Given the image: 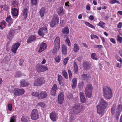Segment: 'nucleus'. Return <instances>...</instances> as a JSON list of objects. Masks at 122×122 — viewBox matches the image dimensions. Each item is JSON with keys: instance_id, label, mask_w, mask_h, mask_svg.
<instances>
[{"instance_id": "obj_32", "label": "nucleus", "mask_w": 122, "mask_h": 122, "mask_svg": "<svg viewBox=\"0 0 122 122\" xmlns=\"http://www.w3.org/2000/svg\"><path fill=\"white\" fill-rule=\"evenodd\" d=\"M57 12L60 15H62L63 14V11L62 8L60 7L57 9Z\"/></svg>"}, {"instance_id": "obj_16", "label": "nucleus", "mask_w": 122, "mask_h": 122, "mask_svg": "<svg viewBox=\"0 0 122 122\" xmlns=\"http://www.w3.org/2000/svg\"><path fill=\"white\" fill-rule=\"evenodd\" d=\"M64 96L62 92L60 93L58 97V103L61 104L63 102L64 99Z\"/></svg>"}, {"instance_id": "obj_14", "label": "nucleus", "mask_w": 122, "mask_h": 122, "mask_svg": "<svg viewBox=\"0 0 122 122\" xmlns=\"http://www.w3.org/2000/svg\"><path fill=\"white\" fill-rule=\"evenodd\" d=\"M47 31V29L45 27L41 28L38 31V34L40 36H43L45 35Z\"/></svg>"}, {"instance_id": "obj_8", "label": "nucleus", "mask_w": 122, "mask_h": 122, "mask_svg": "<svg viewBox=\"0 0 122 122\" xmlns=\"http://www.w3.org/2000/svg\"><path fill=\"white\" fill-rule=\"evenodd\" d=\"M59 17L58 16L56 15L53 16L52 20L50 23V25L51 27H54L59 22Z\"/></svg>"}, {"instance_id": "obj_48", "label": "nucleus", "mask_w": 122, "mask_h": 122, "mask_svg": "<svg viewBox=\"0 0 122 122\" xmlns=\"http://www.w3.org/2000/svg\"><path fill=\"white\" fill-rule=\"evenodd\" d=\"M19 3L17 1H13L12 3V5L14 7H16L18 6Z\"/></svg>"}, {"instance_id": "obj_33", "label": "nucleus", "mask_w": 122, "mask_h": 122, "mask_svg": "<svg viewBox=\"0 0 122 122\" xmlns=\"http://www.w3.org/2000/svg\"><path fill=\"white\" fill-rule=\"evenodd\" d=\"M73 51L75 52H77L79 50V48L76 44L73 45Z\"/></svg>"}, {"instance_id": "obj_18", "label": "nucleus", "mask_w": 122, "mask_h": 122, "mask_svg": "<svg viewBox=\"0 0 122 122\" xmlns=\"http://www.w3.org/2000/svg\"><path fill=\"white\" fill-rule=\"evenodd\" d=\"M47 46V45L45 43H43L41 44L39 49L38 50V52H41L46 49Z\"/></svg>"}, {"instance_id": "obj_25", "label": "nucleus", "mask_w": 122, "mask_h": 122, "mask_svg": "<svg viewBox=\"0 0 122 122\" xmlns=\"http://www.w3.org/2000/svg\"><path fill=\"white\" fill-rule=\"evenodd\" d=\"M29 117L26 115H23L22 117L21 121L22 122H28Z\"/></svg>"}, {"instance_id": "obj_3", "label": "nucleus", "mask_w": 122, "mask_h": 122, "mask_svg": "<svg viewBox=\"0 0 122 122\" xmlns=\"http://www.w3.org/2000/svg\"><path fill=\"white\" fill-rule=\"evenodd\" d=\"M111 110L112 114L116 116L117 118L118 119L121 112L122 111V104L119 105L117 107L116 104H114L112 105Z\"/></svg>"}, {"instance_id": "obj_57", "label": "nucleus", "mask_w": 122, "mask_h": 122, "mask_svg": "<svg viewBox=\"0 0 122 122\" xmlns=\"http://www.w3.org/2000/svg\"><path fill=\"white\" fill-rule=\"evenodd\" d=\"M55 60L57 62H59L60 61V59L59 56H55Z\"/></svg>"}, {"instance_id": "obj_63", "label": "nucleus", "mask_w": 122, "mask_h": 122, "mask_svg": "<svg viewBox=\"0 0 122 122\" xmlns=\"http://www.w3.org/2000/svg\"><path fill=\"white\" fill-rule=\"evenodd\" d=\"M109 2L112 4H115L116 3V0H111Z\"/></svg>"}, {"instance_id": "obj_23", "label": "nucleus", "mask_w": 122, "mask_h": 122, "mask_svg": "<svg viewBox=\"0 0 122 122\" xmlns=\"http://www.w3.org/2000/svg\"><path fill=\"white\" fill-rule=\"evenodd\" d=\"M57 88V86L56 84H54L51 89V93L52 95L55 96L56 93V91Z\"/></svg>"}, {"instance_id": "obj_47", "label": "nucleus", "mask_w": 122, "mask_h": 122, "mask_svg": "<svg viewBox=\"0 0 122 122\" xmlns=\"http://www.w3.org/2000/svg\"><path fill=\"white\" fill-rule=\"evenodd\" d=\"M22 75L21 72L20 71H18L15 74V77H20Z\"/></svg>"}, {"instance_id": "obj_22", "label": "nucleus", "mask_w": 122, "mask_h": 122, "mask_svg": "<svg viewBox=\"0 0 122 122\" xmlns=\"http://www.w3.org/2000/svg\"><path fill=\"white\" fill-rule=\"evenodd\" d=\"M15 31L14 30H10L9 33L7 38L10 40H11L15 35Z\"/></svg>"}, {"instance_id": "obj_20", "label": "nucleus", "mask_w": 122, "mask_h": 122, "mask_svg": "<svg viewBox=\"0 0 122 122\" xmlns=\"http://www.w3.org/2000/svg\"><path fill=\"white\" fill-rule=\"evenodd\" d=\"M83 67L85 70L90 69L91 66V65L88 62H84L83 64Z\"/></svg>"}, {"instance_id": "obj_7", "label": "nucleus", "mask_w": 122, "mask_h": 122, "mask_svg": "<svg viewBox=\"0 0 122 122\" xmlns=\"http://www.w3.org/2000/svg\"><path fill=\"white\" fill-rule=\"evenodd\" d=\"M12 92L14 95L16 96H19L23 94L25 92V90L23 89H20L18 88H14L12 90Z\"/></svg>"}, {"instance_id": "obj_50", "label": "nucleus", "mask_w": 122, "mask_h": 122, "mask_svg": "<svg viewBox=\"0 0 122 122\" xmlns=\"http://www.w3.org/2000/svg\"><path fill=\"white\" fill-rule=\"evenodd\" d=\"M38 106H40L42 107H46V106L45 104L42 102H40L37 104Z\"/></svg>"}, {"instance_id": "obj_37", "label": "nucleus", "mask_w": 122, "mask_h": 122, "mask_svg": "<svg viewBox=\"0 0 122 122\" xmlns=\"http://www.w3.org/2000/svg\"><path fill=\"white\" fill-rule=\"evenodd\" d=\"M97 25L102 28H104L105 27V23L102 21H100Z\"/></svg>"}, {"instance_id": "obj_36", "label": "nucleus", "mask_w": 122, "mask_h": 122, "mask_svg": "<svg viewBox=\"0 0 122 122\" xmlns=\"http://www.w3.org/2000/svg\"><path fill=\"white\" fill-rule=\"evenodd\" d=\"M58 80L59 84L61 85H63L62 82V78L61 75H58Z\"/></svg>"}, {"instance_id": "obj_41", "label": "nucleus", "mask_w": 122, "mask_h": 122, "mask_svg": "<svg viewBox=\"0 0 122 122\" xmlns=\"http://www.w3.org/2000/svg\"><path fill=\"white\" fill-rule=\"evenodd\" d=\"M1 9L5 10H7L9 9L8 6L6 5H3L1 6Z\"/></svg>"}, {"instance_id": "obj_28", "label": "nucleus", "mask_w": 122, "mask_h": 122, "mask_svg": "<svg viewBox=\"0 0 122 122\" xmlns=\"http://www.w3.org/2000/svg\"><path fill=\"white\" fill-rule=\"evenodd\" d=\"M27 9L25 8L24 10H23L21 15L24 17L25 19L27 17Z\"/></svg>"}, {"instance_id": "obj_9", "label": "nucleus", "mask_w": 122, "mask_h": 122, "mask_svg": "<svg viewBox=\"0 0 122 122\" xmlns=\"http://www.w3.org/2000/svg\"><path fill=\"white\" fill-rule=\"evenodd\" d=\"M48 68L46 66L40 64H38L36 66V70L37 72H41L46 71L48 70Z\"/></svg>"}, {"instance_id": "obj_6", "label": "nucleus", "mask_w": 122, "mask_h": 122, "mask_svg": "<svg viewBox=\"0 0 122 122\" xmlns=\"http://www.w3.org/2000/svg\"><path fill=\"white\" fill-rule=\"evenodd\" d=\"M39 116L38 110L36 109L32 110L30 115L31 119L33 120H36L38 119Z\"/></svg>"}, {"instance_id": "obj_51", "label": "nucleus", "mask_w": 122, "mask_h": 122, "mask_svg": "<svg viewBox=\"0 0 122 122\" xmlns=\"http://www.w3.org/2000/svg\"><path fill=\"white\" fill-rule=\"evenodd\" d=\"M84 84L82 82H80L78 84V87L80 89L82 88L83 87Z\"/></svg>"}, {"instance_id": "obj_13", "label": "nucleus", "mask_w": 122, "mask_h": 122, "mask_svg": "<svg viewBox=\"0 0 122 122\" xmlns=\"http://www.w3.org/2000/svg\"><path fill=\"white\" fill-rule=\"evenodd\" d=\"M50 117L52 121L55 122L58 118V115L57 113L53 112L50 114Z\"/></svg>"}, {"instance_id": "obj_26", "label": "nucleus", "mask_w": 122, "mask_h": 122, "mask_svg": "<svg viewBox=\"0 0 122 122\" xmlns=\"http://www.w3.org/2000/svg\"><path fill=\"white\" fill-rule=\"evenodd\" d=\"M47 94L45 91H43L39 93V98L40 97L41 99H44L47 97Z\"/></svg>"}, {"instance_id": "obj_21", "label": "nucleus", "mask_w": 122, "mask_h": 122, "mask_svg": "<svg viewBox=\"0 0 122 122\" xmlns=\"http://www.w3.org/2000/svg\"><path fill=\"white\" fill-rule=\"evenodd\" d=\"M11 12L12 15L14 16H18L19 11L18 10L15 8H12Z\"/></svg>"}, {"instance_id": "obj_61", "label": "nucleus", "mask_w": 122, "mask_h": 122, "mask_svg": "<svg viewBox=\"0 0 122 122\" xmlns=\"http://www.w3.org/2000/svg\"><path fill=\"white\" fill-rule=\"evenodd\" d=\"M0 24L5 27L6 25V22L4 20H3L1 22Z\"/></svg>"}, {"instance_id": "obj_17", "label": "nucleus", "mask_w": 122, "mask_h": 122, "mask_svg": "<svg viewBox=\"0 0 122 122\" xmlns=\"http://www.w3.org/2000/svg\"><path fill=\"white\" fill-rule=\"evenodd\" d=\"M36 40V37L34 35L30 36L27 41V42L29 43L35 41Z\"/></svg>"}, {"instance_id": "obj_44", "label": "nucleus", "mask_w": 122, "mask_h": 122, "mask_svg": "<svg viewBox=\"0 0 122 122\" xmlns=\"http://www.w3.org/2000/svg\"><path fill=\"white\" fill-rule=\"evenodd\" d=\"M85 24L87 26H89V27H90L92 29H94L95 28V27L91 24L89 23L88 22H86L85 23Z\"/></svg>"}, {"instance_id": "obj_64", "label": "nucleus", "mask_w": 122, "mask_h": 122, "mask_svg": "<svg viewBox=\"0 0 122 122\" xmlns=\"http://www.w3.org/2000/svg\"><path fill=\"white\" fill-rule=\"evenodd\" d=\"M110 41H111L114 44H115L116 43L115 40L113 38H111L110 39Z\"/></svg>"}, {"instance_id": "obj_43", "label": "nucleus", "mask_w": 122, "mask_h": 122, "mask_svg": "<svg viewBox=\"0 0 122 122\" xmlns=\"http://www.w3.org/2000/svg\"><path fill=\"white\" fill-rule=\"evenodd\" d=\"M85 24L87 26H89V27H90L92 29H94L95 28V27L91 24L89 23L88 22H86L85 23Z\"/></svg>"}, {"instance_id": "obj_52", "label": "nucleus", "mask_w": 122, "mask_h": 122, "mask_svg": "<svg viewBox=\"0 0 122 122\" xmlns=\"http://www.w3.org/2000/svg\"><path fill=\"white\" fill-rule=\"evenodd\" d=\"M122 38L121 37L120 35H118L117 36V40L120 43L122 42Z\"/></svg>"}, {"instance_id": "obj_12", "label": "nucleus", "mask_w": 122, "mask_h": 122, "mask_svg": "<svg viewBox=\"0 0 122 122\" xmlns=\"http://www.w3.org/2000/svg\"><path fill=\"white\" fill-rule=\"evenodd\" d=\"M69 32V29L67 27H65L61 30V36L64 37H68V35Z\"/></svg>"}, {"instance_id": "obj_31", "label": "nucleus", "mask_w": 122, "mask_h": 122, "mask_svg": "<svg viewBox=\"0 0 122 122\" xmlns=\"http://www.w3.org/2000/svg\"><path fill=\"white\" fill-rule=\"evenodd\" d=\"M72 82L73 84L71 85L72 87L74 89L75 88L76 86V79L75 78H74L72 80Z\"/></svg>"}, {"instance_id": "obj_49", "label": "nucleus", "mask_w": 122, "mask_h": 122, "mask_svg": "<svg viewBox=\"0 0 122 122\" xmlns=\"http://www.w3.org/2000/svg\"><path fill=\"white\" fill-rule=\"evenodd\" d=\"M31 5L32 6L36 5L37 3V0H31Z\"/></svg>"}, {"instance_id": "obj_55", "label": "nucleus", "mask_w": 122, "mask_h": 122, "mask_svg": "<svg viewBox=\"0 0 122 122\" xmlns=\"http://www.w3.org/2000/svg\"><path fill=\"white\" fill-rule=\"evenodd\" d=\"M69 60V58H66L63 61V64L64 65H66Z\"/></svg>"}, {"instance_id": "obj_24", "label": "nucleus", "mask_w": 122, "mask_h": 122, "mask_svg": "<svg viewBox=\"0 0 122 122\" xmlns=\"http://www.w3.org/2000/svg\"><path fill=\"white\" fill-rule=\"evenodd\" d=\"M29 83L27 82L23 79L21 80L20 81V85L21 87H25L29 85Z\"/></svg>"}, {"instance_id": "obj_60", "label": "nucleus", "mask_w": 122, "mask_h": 122, "mask_svg": "<svg viewBox=\"0 0 122 122\" xmlns=\"http://www.w3.org/2000/svg\"><path fill=\"white\" fill-rule=\"evenodd\" d=\"M94 47L95 48H101L103 46L102 45H94Z\"/></svg>"}, {"instance_id": "obj_46", "label": "nucleus", "mask_w": 122, "mask_h": 122, "mask_svg": "<svg viewBox=\"0 0 122 122\" xmlns=\"http://www.w3.org/2000/svg\"><path fill=\"white\" fill-rule=\"evenodd\" d=\"M62 73L65 78L67 79L68 78V76L67 73L66 72L65 70H63Z\"/></svg>"}, {"instance_id": "obj_34", "label": "nucleus", "mask_w": 122, "mask_h": 122, "mask_svg": "<svg viewBox=\"0 0 122 122\" xmlns=\"http://www.w3.org/2000/svg\"><path fill=\"white\" fill-rule=\"evenodd\" d=\"M74 73L76 74L77 73L78 69L77 64L75 62L74 63Z\"/></svg>"}, {"instance_id": "obj_15", "label": "nucleus", "mask_w": 122, "mask_h": 122, "mask_svg": "<svg viewBox=\"0 0 122 122\" xmlns=\"http://www.w3.org/2000/svg\"><path fill=\"white\" fill-rule=\"evenodd\" d=\"M20 45V43L19 42H17L14 44L12 46L11 49L13 53H15L16 52L17 50Z\"/></svg>"}, {"instance_id": "obj_30", "label": "nucleus", "mask_w": 122, "mask_h": 122, "mask_svg": "<svg viewBox=\"0 0 122 122\" xmlns=\"http://www.w3.org/2000/svg\"><path fill=\"white\" fill-rule=\"evenodd\" d=\"M45 8L44 7H42L40 9L39 12L40 14L41 17L44 16V14L45 13Z\"/></svg>"}, {"instance_id": "obj_4", "label": "nucleus", "mask_w": 122, "mask_h": 122, "mask_svg": "<svg viewBox=\"0 0 122 122\" xmlns=\"http://www.w3.org/2000/svg\"><path fill=\"white\" fill-rule=\"evenodd\" d=\"M103 90V96L106 98L109 99L112 97V90L109 86L104 85Z\"/></svg>"}, {"instance_id": "obj_1", "label": "nucleus", "mask_w": 122, "mask_h": 122, "mask_svg": "<svg viewBox=\"0 0 122 122\" xmlns=\"http://www.w3.org/2000/svg\"><path fill=\"white\" fill-rule=\"evenodd\" d=\"M108 105L107 103L103 98H101L99 103L97 106V113L99 115H102L104 112Z\"/></svg>"}, {"instance_id": "obj_10", "label": "nucleus", "mask_w": 122, "mask_h": 122, "mask_svg": "<svg viewBox=\"0 0 122 122\" xmlns=\"http://www.w3.org/2000/svg\"><path fill=\"white\" fill-rule=\"evenodd\" d=\"M45 83V80L43 77H39L36 78L34 81V85L36 86H40Z\"/></svg>"}, {"instance_id": "obj_54", "label": "nucleus", "mask_w": 122, "mask_h": 122, "mask_svg": "<svg viewBox=\"0 0 122 122\" xmlns=\"http://www.w3.org/2000/svg\"><path fill=\"white\" fill-rule=\"evenodd\" d=\"M58 51V50L53 48L52 51V53L54 55L56 54L57 53V52Z\"/></svg>"}, {"instance_id": "obj_53", "label": "nucleus", "mask_w": 122, "mask_h": 122, "mask_svg": "<svg viewBox=\"0 0 122 122\" xmlns=\"http://www.w3.org/2000/svg\"><path fill=\"white\" fill-rule=\"evenodd\" d=\"M90 36L92 39L94 38H97V39H98L99 38L97 36L94 34H92Z\"/></svg>"}, {"instance_id": "obj_29", "label": "nucleus", "mask_w": 122, "mask_h": 122, "mask_svg": "<svg viewBox=\"0 0 122 122\" xmlns=\"http://www.w3.org/2000/svg\"><path fill=\"white\" fill-rule=\"evenodd\" d=\"M6 20L9 25L11 24L13 21L12 19L11 18V16L10 15L8 16L6 18Z\"/></svg>"}, {"instance_id": "obj_56", "label": "nucleus", "mask_w": 122, "mask_h": 122, "mask_svg": "<svg viewBox=\"0 0 122 122\" xmlns=\"http://www.w3.org/2000/svg\"><path fill=\"white\" fill-rule=\"evenodd\" d=\"M8 110L10 111H11L12 110V104H8Z\"/></svg>"}, {"instance_id": "obj_38", "label": "nucleus", "mask_w": 122, "mask_h": 122, "mask_svg": "<svg viewBox=\"0 0 122 122\" xmlns=\"http://www.w3.org/2000/svg\"><path fill=\"white\" fill-rule=\"evenodd\" d=\"M90 77L89 76H87V75L83 74L82 76V77L83 79L85 81H87Z\"/></svg>"}, {"instance_id": "obj_35", "label": "nucleus", "mask_w": 122, "mask_h": 122, "mask_svg": "<svg viewBox=\"0 0 122 122\" xmlns=\"http://www.w3.org/2000/svg\"><path fill=\"white\" fill-rule=\"evenodd\" d=\"M91 57L92 59L97 60H98V58L97 57V55L95 53H93L91 55Z\"/></svg>"}, {"instance_id": "obj_2", "label": "nucleus", "mask_w": 122, "mask_h": 122, "mask_svg": "<svg viewBox=\"0 0 122 122\" xmlns=\"http://www.w3.org/2000/svg\"><path fill=\"white\" fill-rule=\"evenodd\" d=\"M82 111V107L79 104H76L72 108L69 113L70 119L72 122L75 119V115L80 113Z\"/></svg>"}, {"instance_id": "obj_40", "label": "nucleus", "mask_w": 122, "mask_h": 122, "mask_svg": "<svg viewBox=\"0 0 122 122\" xmlns=\"http://www.w3.org/2000/svg\"><path fill=\"white\" fill-rule=\"evenodd\" d=\"M16 116L13 115L10 118V122H15L16 120Z\"/></svg>"}, {"instance_id": "obj_59", "label": "nucleus", "mask_w": 122, "mask_h": 122, "mask_svg": "<svg viewBox=\"0 0 122 122\" xmlns=\"http://www.w3.org/2000/svg\"><path fill=\"white\" fill-rule=\"evenodd\" d=\"M68 71L69 74V77L70 79L71 80V76L72 75L71 72L69 70H68Z\"/></svg>"}, {"instance_id": "obj_58", "label": "nucleus", "mask_w": 122, "mask_h": 122, "mask_svg": "<svg viewBox=\"0 0 122 122\" xmlns=\"http://www.w3.org/2000/svg\"><path fill=\"white\" fill-rule=\"evenodd\" d=\"M116 58L118 61L120 62L121 63H122V60L121 58L117 56H116Z\"/></svg>"}, {"instance_id": "obj_27", "label": "nucleus", "mask_w": 122, "mask_h": 122, "mask_svg": "<svg viewBox=\"0 0 122 122\" xmlns=\"http://www.w3.org/2000/svg\"><path fill=\"white\" fill-rule=\"evenodd\" d=\"M79 95L81 102L83 103H85L86 101L84 93L81 92L79 94Z\"/></svg>"}, {"instance_id": "obj_5", "label": "nucleus", "mask_w": 122, "mask_h": 122, "mask_svg": "<svg viewBox=\"0 0 122 122\" xmlns=\"http://www.w3.org/2000/svg\"><path fill=\"white\" fill-rule=\"evenodd\" d=\"M93 87L92 84H88L86 85L85 90V93L86 97L91 98L92 96V93Z\"/></svg>"}, {"instance_id": "obj_11", "label": "nucleus", "mask_w": 122, "mask_h": 122, "mask_svg": "<svg viewBox=\"0 0 122 122\" xmlns=\"http://www.w3.org/2000/svg\"><path fill=\"white\" fill-rule=\"evenodd\" d=\"M60 48V41L59 36L57 37L55 39L54 42V48L59 50Z\"/></svg>"}, {"instance_id": "obj_39", "label": "nucleus", "mask_w": 122, "mask_h": 122, "mask_svg": "<svg viewBox=\"0 0 122 122\" xmlns=\"http://www.w3.org/2000/svg\"><path fill=\"white\" fill-rule=\"evenodd\" d=\"M39 93L38 92H32L31 93V95L33 97H37L39 98Z\"/></svg>"}, {"instance_id": "obj_19", "label": "nucleus", "mask_w": 122, "mask_h": 122, "mask_svg": "<svg viewBox=\"0 0 122 122\" xmlns=\"http://www.w3.org/2000/svg\"><path fill=\"white\" fill-rule=\"evenodd\" d=\"M62 52V54L64 55H66L67 53V47L64 44L61 45Z\"/></svg>"}, {"instance_id": "obj_45", "label": "nucleus", "mask_w": 122, "mask_h": 122, "mask_svg": "<svg viewBox=\"0 0 122 122\" xmlns=\"http://www.w3.org/2000/svg\"><path fill=\"white\" fill-rule=\"evenodd\" d=\"M85 24L87 26H89V27H90L92 29H94L95 28V27L91 24L89 23L88 22H86L85 23Z\"/></svg>"}, {"instance_id": "obj_42", "label": "nucleus", "mask_w": 122, "mask_h": 122, "mask_svg": "<svg viewBox=\"0 0 122 122\" xmlns=\"http://www.w3.org/2000/svg\"><path fill=\"white\" fill-rule=\"evenodd\" d=\"M65 38H66V39L65 40V42L69 46H71L69 38L68 37H65Z\"/></svg>"}, {"instance_id": "obj_62", "label": "nucleus", "mask_w": 122, "mask_h": 122, "mask_svg": "<svg viewBox=\"0 0 122 122\" xmlns=\"http://www.w3.org/2000/svg\"><path fill=\"white\" fill-rule=\"evenodd\" d=\"M117 27L118 28H121L122 27V23L119 22L117 25Z\"/></svg>"}]
</instances>
